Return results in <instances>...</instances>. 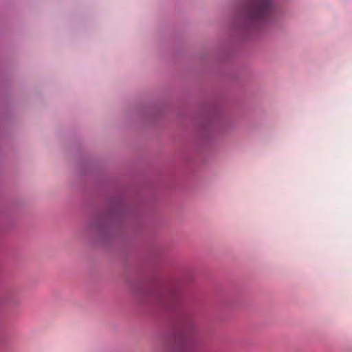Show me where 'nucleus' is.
Here are the masks:
<instances>
[{
  "label": "nucleus",
  "mask_w": 352,
  "mask_h": 352,
  "mask_svg": "<svg viewBox=\"0 0 352 352\" xmlns=\"http://www.w3.org/2000/svg\"><path fill=\"white\" fill-rule=\"evenodd\" d=\"M274 12L272 0H245L240 10L242 17L251 23L265 21Z\"/></svg>",
  "instance_id": "nucleus-1"
}]
</instances>
